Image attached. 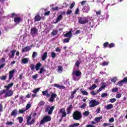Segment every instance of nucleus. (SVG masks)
Returning <instances> with one entry per match:
<instances>
[{
  "mask_svg": "<svg viewBox=\"0 0 127 127\" xmlns=\"http://www.w3.org/2000/svg\"><path fill=\"white\" fill-rule=\"evenodd\" d=\"M72 118L74 121H80L82 119V113L79 111H75L72 114Z\"/></svg>",
  "mask_w": 127,
  "mask_h": 127,
  "instance_id": "obj_1",
  "label": "nucleus"
},
{
  "mask_svg": "<svg viewBox=\"0 0 127 127\" xmlns=\"http://www.w3.org/2000/svg\"><path fill=\"white\" fill-rule=\"evenodd\" d=\"M50 121H51V117L49 116H45L40 121V126H41V125H44L45 123H48V122H50Z\"/></svg>",
  "mask_w": 127,
  "mask_h": 127,
  "instance_id": "obj_2",
  "label": "nucleus"
},
{
  "mask_svg": "<svg viewBox=\"0 0 127 127\" xmlns=\"http://www.w3.org/2000/svg\"><path fill=\"white\" fill-rule=\"evenodd\" d=\"M89 108H94V107H96V106H98V105H100V102L95 100H91L89 102Z\"/></svg>",
  "mask_w": 127,
  "mask_h": 127,
  "instance_id": "obj_3",
  "label": "nucleus"
},
{
  "mask_svg": "<svg viewBox=\"0 0 127 127\" xmlns=\"http://www.w3.org/2000/svg\"><path fill=\"white\" fill-rule=\"evenodd\" d=\"M35 123V118H33L31 120V116H28L27 118L26 125H27L28 126H31V125H33V124H34Z\"/></svg>",
  "mask_w": 127,
  "mask_h": 127,
  "instance_id": "obj_4",
  "label": "nucleus"
},
{
  "mask_svg": "<svg viewBox=\"0 0 127 127\" xmlns=\"http://www.w3.org/2000/svg\"><path fill=\"white\" fill-rule=\"evenodd\" d=\"M55 108V106H52L50 108V106H47L45 111L46 112V113H47L48 112V115H52V113L53 112V110H54Z\"/></svg>",
  "mask_w": 127,
  "mask_h": 127,
  "instance_id": "obj_5",
  "label": "nucleus"
},
{
  "mask_svg": "<svg viewBox=\"0 0 127 127\" xmlns=\"http://www.w3.org/2000/svg\"><path fill=\"white\" fill-rule=\"evenodd\" d=\"M89 22V20L86 17H80L78 19V23L80 24H85L86 23H88Z\"/></svg>",
  "mask_w": 127,
  "mask_h": 127,
  "instance_id": "obj_6",
  "label": "nucleus"
},
{
  "mask_svg": "<svg viewBox=\"0 0 127 127\" xmlns=\"http://www.w3.org/2000/svg\"><path fill=\"white\" fill-rule=\"evenodd\" d=\"M38 32V29H37L36 27L31 28L30 34L33 37H34V36H35L36 34H37Z\"/></svg>",
  "mask_w": 127,
  "mask_h": 127,
  "instance_id": "obj_7",
  "label": "nucleus"
},
{
  "mask_svg": "<svg viewBox=\"0 0 127 127\" xmlns=\"http://www.w3.org/2000/svg\"><path fill=\"white\" fill-rule=\"evenodd\" d=\"M50 96L51 97H50V98L49 99V102H51V103H53V102H54L56 98L57 97V94H56V93H52Z\"/></svg>",
  "mask_w": 127,
  "mask_h": 127,
  "instance_id": "obj_8",
  "label": "nucleus"
},
{
  "mask_svg": "<svg viewBox=\"0 0 127 127\" xmlns=\"http://www.w3.org/2000/svg\"><path fill=\"white\" fill-rule=\"evenodd\" d=\"M72 75H74L76 77H80V76H82V72L80 70L73 71Z\"/></svg>",
  "mask_w": 127,
  "mask_h": 127,
  "instance_id": "obj_9",
  "label": "nucleus"
},
{
  "mask_svg": "<svg viewBox=\"0 0 127 127\" xmlns=\"http://www.w3.org/2000/svg\"><path fill=\"white\" fill-rule=\"evenodd\" d=\"M72 29H71V30L69 31L67 33H65L64 35V37H68V38L71 39L73 36L72 35Z\"/></svg>",
  "mask_w": 127,
  "mask_h": 127,
  "instance_id": "obj_10",
  "label": "nucleus"
},
{
  "mask_svg": "<svg viewBox=\"0 0 127 127\" xmlns=\"http://www.w3.org/2000/svg\"><path fill=\"white\" fill-rule=\"evenodd\" d=\"M13 95V91L11 90H8L5 93L4 95V98H7V97H11Z\"/></svg>",
  "mask_w": 127,
  "mask_h": 127,
  "instance_id": "obj_11",
  "label": "nucleus"
},
{
  "mask_svg": "<svg viewBox=\"0 0 127 127\" xmlns=\"http://www.w3.org/2000/svg\"><path fill=\"white\" fill-rule=\"evenodd\" d=\"M14 21L17 24H18L20 22H21L22 21V20L21 19V18L20 17H16L14 18Z\"/></svg>",
  "mask_w": 127,
  "mask_h": 127,
  "instance_id": "obj_12",
  "label": "nucleus"
},
{
  "mask_svg": "<svg viewBox=\"0 0 127 127\" xmlns=\"http://www.w3.org/2000/svg\"><path fill=\"white\" fill-rule=\"evenodd\" d=\"M43 96H45L47 98L50 97V94L48 93V90H46L45 91H43L42 92Z\"/></svg>",
  "mask_w": 127,
  "mask_h": 127,
  "instance_id": "obj_13",
  "label": "nucleus"
},
{
  "mask_svg": "<svg viewBox=\"0 0 127 127\" xmlns=\"http://www.w3.org/2000/svg\"><path fill=\"white\" fill-rule=\"evenodd\" d=\"M83 12H85L88 13L89 12V10H90V6L89 5L85 6L82 8Z\"/></svg>",
  "mask_w": 127,
  "mask_h": 127,
  "instance_id": "obj_14",
  "label": "nucleus"
},
{
  "mask_svg": "<svg viewBox=\"0 0 127 127\" xmlns=\"http://www.w3.org/2000/svg\"><path fill=\"white\" fill-rule=\"evenodd\" d=\"M14 69H13L9 72V80H11L12 79V77H13L14 75Z\"/></svg>",
  "mask_w": 127,
  "mask_h": 127,
  "instance_id": "obj_15",
  "label": "nucleus"
},
{
  "mask_svg": "<svg viewBox=\"0 0 127 127\" xmlns=\"http://www.w3.org/2000/svg\"><path fill=\"white\" fill-rule=\"evenodd\" d=\"M15 52H16V50L11 51L10 54H8L9 58H13L15 55Z\"/></svg>",
  "mask_w": 127,
  "mask_h": 127,
  "instance_id": "obj_16",
  "label": "nucleus"
},
{
  "mask_svg": "<svg viewBox=\"0 0 127 127\" xmlns=\"http://www.w3.org/2000/svg\"><path fill=\"white\" fill-rule=\"evenodd\" d=\"M17 109H14L11 112L10 115L11 117H16L17 116Z\"/></svg>",
  "mask_w": 127,
  "mask_h": 127,
  "instance_id": "obj_17",
  "label": "nucleus"
},
{
  "mask_svg": "<svg viewBox=\"0 0 127 127\" xmlns=\"http://www.w3.org/2000/svg\"><path fill=\"white\" fill-rule=\"evenodd\" d=\"M42 17L39 15V14H37L34 17L35 21H40Z\"/></svg>",
  "mask_w": 127,
  "mask_h": 127,
  "instance_id": "obj_18",
  "label": "nucleus"
},
{
  "mask_svg": "<svg viewBox=\"0 0 127 127\" xmlns=\"http://www.w3.org/2000/svg\"><path fill=\"white\" fill-rule=\"evenodd\" d=\"M29 50H30V47L26 46L24 48L22 49L21 51L22 53H23V52H27V51H29Z\"/></svg>",
  "mask_w": 127,
  "mask_h": 127,
  "instance_id": "obj_19",
  "label": "nucleus"
},
{
  "mask_svg": "<svg viewBox=\"0 0 127 127\" xmlns=\"http://www.w3.org/2000/svg\"><path fill=\"white\" fill-rule=\"evenodd\" d=\"M101 86L99 88L98 91H101L106 88V83L103 82L101 84Z\"/></svg>",
  "mask_w": 127,
  "mask_h": 127,
  "instance_id": "obj_20",
  "label": "nucleus"
},
{
  "mask_svg": "<svg viewBox=\"0 0 127 127\" xmlns=\"http://www.w3.org/2000/svg\"><path fill=\"white\" fill-rule=\"evenodd\" d=\"M41 66H42V64H41V63H37L35 66L36 70L39 71L40 69V67H41Z\"/></svg>",
  "mask_w": 127,
  "mask_h": 127,
  "instance_id": "obj_21",
  "label": "nucleus"
},
{
  "mask_svg": "<svg viewBox=\"0 0 127 127\" xmlns=\"http://www.w3.org/2000/svg\"><path fill=\"white\" fill-rule=\"evenodd\" d=\"M71 109H73V106H72V105H70L69 107H68L66 109V112H67V115H70V114H71Z\"/></svg>",
  "mask_w": 127,
  "mask_h": 127,
  "instance_id": "obj_22",
  "label": "nucleus"
},
{
  "mask_svg": "<svg viewBox=\"0 0 127 127\" xmlns=\"http://www.w3.org/2000/svg\"><path fill=\"white\" fill-rule=\"evenodd\" d=\"M63 18V16L62 14H60L57 18L55 23H57V22H59V21H60V20H61V19H62Z\"/></svg>",
  "mask_w": 127,
  "mask_h": 127,
  "instance_id": "obj_23",
  "label": "nucleus"
},
{
  "mask_svg": "<svg viewBox=\"0 0 127 127\" xmlns=\"http://www.w3.org/2000/svg\"><path fill=\"white\" fill-rule=\"evenodd\" d=\"M46 58H47V52H45L42 56V61H45Z\"/></svg>",
  "mask_w": 127,
  "mask_h": 127,
  "instance_id": "obj_24",
  "label": "nucleus"
},
{
  "mask_svg": "<svg viewBox=\"0 0 127 127\" xmlns=\"http://www.w3.org/2000/svg\"><path fill=\"white\" fill-rule=\"evenodd\" d=\"M21 62L23 64H26L28 63V59H27L26 58H23L21 60Z\"/></svg>",
  "mask_w": 127,
  "mask_h": 127,
  "instance_id": "obj_25",
  "label": "nucleus"
},
{
  "mask_svg": "<svg viewBox=\"0 0 127 127\" xmlns=\"http://www.w3.org/2000/svg\"><path fill=\"white\" fill-rule=\"evenodd\" d=\"M114 108V105L113 104H108L106 106V110H111Z\"/></svg>",
  "mask_w": 127,
  "mask_h": 127,
  "instance_id": "obj_26",
  "label": "nucleus"
},
{
  "mask_svg": "<svg viewBox=\"0 0 127 127\" xmlns=\"http://www.w3.org/2000/svg\"><path fill=\"white\" fill-rule=\"evenodd\" d=\"M96 88H97V85L94 84H92V86L88 88V90L91 91V90H94V89H96Z\"/></svg>",
  "mask_w": 127,
  "mask_h": 127,
  "instance_id": "obj_27",
  "label": "nucleus"
},
{
  "mask_svg": "<svg viewBox=\"0 0 127 127\" xmlns=\"http://www.w3.org/2000/svg\"><path fill=\"white\" fill-rule=\"evenodd\" d=\"M103 119V116H100L99 117H96L95 118V122H97V123H99L101 120Z\"/></svg>",
  "mask_w": 127,
  "mask_h": 127,
  "instance_id": "obj_28",
  "label": "nucleus"
},
{
  "mask_svg": "<svg viewBox=\"0 0 127 127\" xmlns=\"http://www.w3.org/2000/svg\"><path fill=\"white\" fill-rule=\"evenodd\" d=\"M79 126H80V124H79V123H74L73 125H69V127H79Z\"/></svg>",
  "mask_w": 127,
  "mask_h": 127,
  "instance_id": "obj_29",
  "label": "nucleus"
},
{
  "mask_svg": "<svg viewBox=\"0 0 127 127\" xmlns=\"http://www.w3.org/2000/svg\"><path fill=\"white\" fill-rule=\"evenodd\" d=\"M75 94H76V91H73L72 92L70 93V96L69 97V99H74V95H75Z\"/></svg>",
  "mask_w": 127,
  "mask_h": 127,
  "instance_id": "obj_30",
  "label": "nucleus"
},
{
  "mask_svg": "<svg viewBox=\"0 0 127 127\" xmlns=\"http://www.w3.org/2000/svg\"><path fill=\"white\" fill-rule=\"evenodd\" d=\"M17 120H18L19 124H22L23 122V118H22V117H18Z\"/></svg>",
  "mask_w": 127,
  "mask_h": 127,
  "instance_id": "obj_31",
  "label": "nucleus"
},
{
  "mask_svg": "<svg viewBox=\"0 0 127 127\" xmlns=\"http://www.w3.org/2000/svg\"><path fill=\"white\" fill-rule=\"evenodd\" d=\"M57 33H58V30H54L53 31V32H52V35H53V36H54L55 35H56L57 34Z\"/></svg>",
  "mask_w": 127,
  "mask_h": 127,
  "instance_id": "obj_32",
  "label": "nucleus"
},
{
  "mask_svg": "<svg viewBox=\"0 0 127 127\" xmlns=\"http://www.w3.org/2000/svg\"><path fill=\"white\" fill-rule=\"evenodd\" d=\"M81 93H82V95H84V96H88V92L84 90L82 91V89H80Z\"/></svg>",
  "mask_w": 127,
  "mask_h": 127,
  "instance_id": "obj_33",
  "label": "nucleus"
},
{
  "mask_svg": "<svg viewBox=\"0 0 127 127\" xmlns=\"http://www.w3.org/2000/svg\"><path fill=\"white\" fill-rule=\"evenodd\" d=\"M58 69L59 72H61L63 71V67L61 65H59L58 66Z\"/></svg>",
  "mask_w": 127,
  "mask_h": 127,
  "instance_id": "obj_34",
  "label": "nucleus"
},
{
  "mask_svg": "<svg viewBox=\"0 0 127 127\" xmlns=\"http://www.w3.org/2000/svg\"><path fill=\"white\" fill-rule=\"evenodd\" d=\"M70 39H71L69 38L64 39L63 41V43H68L70 41Z\"/></svg>",
  "mask_w": 127,
  "mask_h": 127,
  "instance_id": "obj_35",
  "label": "nucleus"
},
{
  "mask_svg": "<svg viewBox=\"0 0 127 127\" xmlns=\"http://www.w3.org/2000/svg\"><path fill=\"white\" fill-rule=\"evenodd\" d=\"M110 103H114L115 102H117V99L116 98H112L109 100Z\"/></svg>",
  "mask_w": 127,
  "mask_h": 127,
  "instance_id": "obj_36",
  "label": "nucleus"
},
{
  "mask_svg": "<svg viewBox=\"0 0 127 127\" xmlns=\"http://www.w3.org/2000/svg\"><path fill=\"white\" fill-rule=\"evenodd\" d=\"M26 109L25 108H23L22 109L19 110V114H23L24 112H25Z\"/></svg>",
  "mask_w": 127,
  "mask_h": 127,
  "instance_id": "obj_37",
  "label": "nucleus"
},
{
  "mask_svg": "<svg viewBox=\"0 0 127 127\" xmlns=\"http://www.w3.org/2000/svg\"><path fill=\"white\" fill-rule=\"evenodd\" d=\"M44 105H45V102H44L43 101H40L39 103V106L40 107H42V106H44Z\"/></svg>",
  "mask_w": 127,
  "mask_h": 127,
  "instance_id": "obj_38",
  "label": "nucleus"
},
{
  "mask_svg": "<svg viewBox=\"0 0 127 127\" xmlns=\"http://www.w3.org/2000/svg\"><path fill=\"white\" fill-rule=\"evenodd\" d=\"M89 115H90V112H89V111H86L84 113H83V116H84V117H87L89 116Z\"/></svg>",
  "mask_w": 127,
  "mask_h": 127,
  "instance_id": "obj_39",
  "label": "nucleus"
},
{
  "mask_svg": "<svg viewBox=\"0 0 127 127\" xmlns=\"http://www.w3.org/2000/svg\"><path fill=\"white\" fill-rule=\"evenodd\" d=\"M109 45V42L104 43V44H103L104 48H107V47L108 48Z\"/></svg>",
  "mask_w": 127,
  "mask_h": 127,
  "instance_id": "obj_40",
  "label": "nucleus"
},
{
  "mask_svg": "<svg viewBox=\"0 0 127 127\" xmlns=\"http://www.w3.org/2000/svg\"><path fill=\"white\" fill-rule=\"evenodd\" d=\"M119 91V88L114 87L112 89V92L113 93H116V92H118Z\"/></svg>",
  "mask_w": 127,
  "mask_h": 127,
  "instance_id": "obj_41",
  "label": "nucleus"
},
{
  "mask_svg": "<svg viewBox=\"0 0 127 127\" xmlns=\"http://www.w3.org/2000/svg\"><path fill=\"white\" fill-rule=\"evenodd\" d=\"M39 90H40V88H35V89L33 91V93H34V94H36V93H37V92H39Z\"/></svg>",
  "mask_w": 127,
  "mask_h": 127,
  "instance_id": "obj_42",
  "label": "nucleus"
},
{
  "mask_svg": "<svg viewBox=\"0 0 127 127\" xmlns=\"http://www.w3.org/2000/svg\"><path fill=\"white\" fill-rule=\"evenodd\" d=\"M30 108H31V104H27V105L26 106V109H25V110H26V111L27 110H29Z\"/></svg>",
  "mask_w": 127,
  "mask_h": 127,
  "instance_id": "obj_43",
  "label": "nucleus"
},
{
  "mask_svg": "<svg viewBox=\"0 0 127 127\" xmlns=\"http://www.w3.org/2000/svg\"><path fill=\"white\" fill-rule=\"evenodd\" d=\"M45 71V69H44V67H42L40 68V71L39 72V74H42L43 72Z\"/></svg>",
  "mask_w": 127,
  "mask_h": 127,
  "instance_id": "obj_44",
  "label": "nucleus"
},
{
  "mask_svg": "<svg viewBox=\"0 0 127 127\" xmlns=\"http://www.w3.org/2000/svg\"><path fill=\"white\" fill-rule=\"evenodd\" d=\"M115 44L113 43H111L110 44H109L108 48H113V47H115Z\"/></svg>",
  "mask_w": 127,
  "mask_h": 127,
  "instance_id": "obj_45",
  "label": "nucleus"
},
{
  "mask_svg": "<svg viewBox=\"0 0 127 127\" xmlns=\"http://www.w3.org/2000/svg\"><path fill=\"white\" fill-rule=\"evenodd\" d=\"M123 83H124V82H123V81H122V80H121L120 81H119V82L117 83V85H118V86H120V87H122V86H123Z\"/></svg>",
  "mask_w": 127,
  "mask_h": 127,
  "instance_id": "obj_46",
  "label": "nucleus"
},
{
  "mask_svg": "<svg viewBox=\"0 0 127 127\" xmlns=\"http://www.w3.org/2000/svg\"><path fill=\"white\" fill-rule=\"evenodd\" d=\"M117 80H118V78L117 77H115L111 79V81L113 83H116V82H117Z\"/></svg>",
  "mask_w": 127,
  "mask_h": 127,
  "instance_id": "obj_47",
  "label": "nucleus"
},
{
  "mask_svg": "<svg viewBox=\"0 0 127 127\" xmlns=\"http://www.w3.org/2000/svg\"><path fill=\"white\" fill-rule=\"evenodd\" d=\"M65 112V108H61L59 111L60 114H63Z\"/></svg>",
  "mask_w": 127,
  "mask_h": 127,
  "instance_id": "obj_48",
  "label": "nucleus"
},
{
  "mask_svg": "<svg viewBox=\"0 0 127 127\" xmlns=\"http://www.w3.org/2000/svg\"><path fill=\"white\" fill-rule=\"evenodd\" d=\"M81 62H80L79 61H77L75 64V65L77 67H79L80 66Z\"/></svg>",
  "mask_w": 127,
  "mask_h": 127,
  "instance_id": "obj_49",
  "label": "nucleus"
},
{
  "mask_svg": "<svg viewBox=\"0 0 127 127\" xmlns=\"http://www.w3.org/2000/svg\"><path fill=\"white\" fill-rule=\"evenodd\" d=\"M36 56H37V53H36V52H34L32 54V58L34 59V58H35Z\"/></svg>",
  "mask_w": 127,
  "mask_h": 127,
  "instance_id": "obj_50",
  "label": "nucleus"
},
{
  "mask_svg": "<svg viewBox=\"0 0 127 127\" xmlns=\"http://www.w3.org/2000/svg\"><path fill=\"white\" fill-rule=\"evenodd\" d=\"M122 97V94L118 93L116 95V99H120V98Z\"/></svg>",
  "mask_w": 127,
  "mask_h": 127,
  "instance_id": "obj_51",
  "label": "nucleus"
},
{
  "mask_svg": "<svg viewBox=\"0 0 127 127\" xmlns=\"http://www.w3.org/2000/svg\"><path fill=\"white\" fill-rule=\"evenodd\" d=\"M51 56H52V58H53V59H54V58L56 57V53L54 52H52L51 53Z\"/></svg>",
  "mask_w": 127,
  "mask_h": 127,
  "instance_id": "obj_52",
  "label": "nucleus"
},
{
  "mask_svg": "<svg viewBox=\"0 0 127 127\" xmlns=\"http://www.w3.org/2000/svg\"><path fill=\"white\" fill-rule=\"evenodd\" d=\"M109 65V62H104L102 63V66H108Z\"/></svg>",
  "mask_w": 127,
  "mask_h": 127,
  "instance_id": "obj_53",
  "label": "nucleus"
},
{
  "mask_svg": "<svg viewBox=\"0 0 127 127\" xmlns=\"http://www.w3.org/2000/svg\"><path fill=\"white\" fill-rule=\"evenodd\" d=\"M74 6H75V2H72L70 6H69V8H70V9H72V8H73V7H74Z\"/></svg>",
  "mask_w": 127,
  "mask_h": 127,
  "instance_id": "obj_54",
  "label": "nucleus"
},
{
  "mask_svg": "<svg viewBox=\"0 0 127 127\" xmlns=\"http://www.w3.org/2000/svg\"><path fill=\"white\" fill-rule=\"evenodd\" d=\"M73 11L70 9H68L67 11H66V14L67 15H69V14H71Z\"/></svg>",
  "mask_w": 127,
  "mask_h": 127,
  "instance_id": "obj_55",
  "label": "nucleus"
},
{
  "mask_svg": "<svg viewBox=\"0 0 127 127\" xmlns=\"http://www.w3.org/2000/svg\"><path fill=\"white\" fill-rule=\"evenodd\" d=\"M108 96V93H104L101 94L102 98H105V97H107Z\"/></svg>",
  "mask_w": 127,
  "mask_h": 127,
  "instance_id": "obj_56",
  "label": "nucleus"
},
{
  "mask_svg": "<svg viewBox=\"0 0 127 127\" xmlns=\"http://www.w3.org/2000/svg\"><path fill=\"white\" fill-rule=\"evenodd\" d=\"M30 68L31 70H34L35 68V65L33 64H31L30 65Z\"/></svg>",
  "mask_w": 127,
  "mask_h": 127,
  "instance_id": "obj_57",
  "label": "nucleus"
},
{
  "mask_svg": "<svg viewBox=\"0 0 127 127\" xmlns=\"http://www.w3.org/2000/svg\"><path fill=\"white\" fill-rule=\"evenodd\" d=\"M90 94L92 95V96H95V95H98V92H95V91H93L90 92Z\"/></svg>",
  "mask_w": 127,
  "mask_h": 127,
  "instance_id": "obj_58",
  "label": "nucleus"
},
{
  "mask_svg": "<svg viewBox=\"0 0 127 127\" xmlns=\"http://www.w3.org/2000/svg\"><path fill=\"white\" fill-rule=\"evenodd\" d=\"M16 16L17 15H16V14H15V13H13L11 14V17H12V18H15Z\"/></svg>",
  "mask_w": 127,
  "mask_h": 127,
  "instance_id": "obj_59",
  "label": "nucleus"
},
{
  "mask_svg": "<svg viewBox=\"0 0 127 127\" xmlns=\"http://www.w3.org/2000/svg\"><path fill=\"white\" fill-rule=\"evenodd\" d=\"M6 75H2L0 79L1 80H6Z\"/></svg>",
  "mask_w": 127,
  "mask_h": 127,
  "instance_id": "obj_60",
  "label": "nucleus"
},
{
  "mask_svg": "<svg viewBox=\"0 0 127 127\" xmlns=\"http://www.w3.org/2000/svg\"><path fill=\"white\" fill-rule=\"evenodd\" d=\"M67 116V114L66 113V112H64L62 114V118H65Z\"/></svg>",
  "mask_w": 127,
  "mask_h": 127,
  "instance_id": "obj_61",
  "label": "nucleus"
},
{
  "mask_svg": "<svg viewBox=\"0 0 127 127\" xmlns=\"http://www.w3.org/2000/svg\"><path fill=\"white\" fill-rule=\"evenodd\" d=\"M38 77V74H36L32 76V78L34 79V80H36V79H37Z\"/></svg>",
  "mask_w": 127,
  "mask_h": 127,
  "instance_id": "obj_62",
  "label": "nucleus"
},
{
  "mask_svg": "<svg viewBox=\"0 0 127 127\" xmlns=\"http://www.w3.org/2000/svg\"><path fill=\"white\" fill-rule=\"evenodd\" d=\"M109 123H114L115 122V119L114 118H111L109 120Z\"/></svg>",
  "mask_w": 127,
  "mask_h": 127,
  "instance_id": "obj_63",
  "label": "nucleus"
},
{
  "mask_svg": "<svg viewBox=\"0 0 127 127\" xmlns=\"http://www.w3.org/2000/svg\"><path fill=\"white\" fill-rule=\"evenodd\" d=\"M123 83H127V77H125L123 80H122Z\"/></svg>",
  "mask_w": 127,
  "mask_h": 127,
  "instance_id": "obj_64",
  "label": "nucleus"
}]
</instances>
